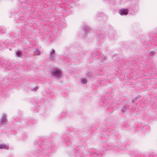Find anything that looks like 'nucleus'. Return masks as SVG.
<instances>
[{"label": "nucleus", "mask_w": 157, "mask_h": 157, "mask_svg": "<svg viewBox=\"0 0 157 157\" xmlns=\"http://www.w3.org/2000/svg\"><path fill=\"white\" fill-rule=\"evenodd\" d=\"M61 73L62 72L59 70L55 69L53 70L52 74L56 77H59L62 75Z\"/></svg>", "instance_id": "f257e3e1"}, {"label": "nucleus", "mask_w": 157, "mask_h": 157, "mask_svg": "<svg viewBox=\"0 0 157 157\" xmlns=\"http://www.w3.org/2000/svg\"><path fill=\"white\" fill-rule=\"evenodd\" d=\"M55 51L53 49H52L50 52V55L49 56V59L53 60L55 59Z\"/></svg>", "instance_id": "f03ea898"}, {"label": "nucleus", "mask_w": 157, "mask_h": 157, "mask_svg": "<svg viewBox=\"0 0 157 157\" xmlns=\"http://www.w3.org/2000/svg\"><path fill=\"white\" fill-rule=\"evenodd\" d=\"M0 122L3 124H6L7 120L6 115L4 114L3 115L1 119Z\"/></svg>", "instance_id": "7ed1b4c3"}, {"label": "nucleus", "mask_w": 157, "mask_h": 157, "mask_svg": "<svg viewBox=\"0 0 157 157\" xmlns=\"http://www.w3.org/2000/svg\"><path fill=\"white\" fill-rule=\"evenodd\" d=\"M128 12V11L125 9H121L119 13L121 15H127Z\"/></svg>", "instance_id": "20e7f679"}, {"label": "nucleus", "mask_w": 157, "mask_h": 157, "mask_svg": "<svg viewBox=\"0 0 157 157\" xmlns=\"http://www.w3.org/2000/svg\"><path fill=\"white\" fill-rule=\"evenodd\" d=\"M0 149L8 150L9 149V147L5 144H0Z\"/></svg>", "instance_id": "39448f33"}, {"label": "nucleus", "mask_w": 157, "mask_h": 157, "mask_svg": "<svg viewBox=\"0 0 157 157\" xmlns=\"http://www.w3.org/2000/svg\"><path fill=\"white\" fill-rule=\"evenodd\" d=\"M40 52L39 50L36 49L34 51V55H40Z\"/></svg>", "instance_id": "423d86ee"}, {"label": "nucleus", "mask_w": 157, "mask_h": 157, "mask_svg": "<svg viewBox=\"0 0 157 157\" xmlns=\"http://www.w3.org/2000/svg\"><path fill=\"white\" fill-rule=\"evenodd\" d=\"M81 83L83 84H86L87 82V79L86 78H82L81 79Z\"/></svg>", "instance_id": "0eeeda50"}, {"label": "nucleus", "mask_w": 157, "mask_h": 157, "mask_svg": "<svg viewBox=\"0 0 157 157\" xmlns=\"http://www.w3.org/2000/svg\"><path fill=\"white\" fill-rule=\"evenodd\" d=\"M21 53V52H16V55L17 56H19Z\"/></svg>", "instance_id": "6e6552de"}, {"label": "nucleus", "mask_w": 157, "mask_h": 157, "mask_svg": "<svg viewBox=\"0 0 157 157\" xmlns=\"http://www.w3.org/2000/svg\"><path fill=\"white\" fill-rule=\"evenodd\" d=\"M38 87H35L33 89V90L36 91L38 89Z\"/></svg>", "instance_id": "1a4fd4ad"}]
</instances>
